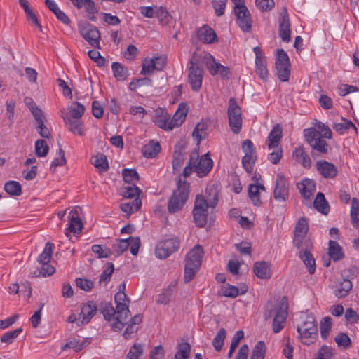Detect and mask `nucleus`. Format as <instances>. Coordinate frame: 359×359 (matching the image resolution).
I'll list each match as a JSON object with an SVG mask.
<instances>
[{"label": "nucleus", "mask_w": 359, "mask_h": 359, "mask_svg": "<svg viewBox=\"0 0 359 359\" xmlns=\"http://www.w3.org/2000/svg\"><path fill=\"white\" fill-rule=\"evenodd\" d=\"M212 165L213 161L208 153L200 157L198 151L194 149L190 154L189 163L184 168L182 175L187 178L195 172L198 177H203L210 172Z\"/></svg>", "instance_id": "obj_1"}, {"label": "nucleus", "mask_w": 359, "mask_h": 359, "mask_svg": "<svg viewBox=\"0 0 359 359\" xmlns=\"http://www.w3.org/2000/svg\"><path fill=\"white\" fill-rule=\"evenodd\" d=\"M297 330L303 344L309 346L315 343L318 339V326L314 316L312 313L302 315Z\"/></svg>", "instance_id": "obj_2"}, {"label": "nucleus", "mask_w": 359, "mask_h": 359, "mask_svg": "<svg viewBox=\"0 0 359 359\" xmlns=\"http://www.w3.org/2000/svg\"><path fill=\"white\" fill-rule=\"evenodd\" d=\"M189 187V183L182 180L181 176L177 179V189L173 191L168 204L169 212L175 213L182 208L188 199Z\"/></svg>", "instance_id": "obj_3"}, {"label": "nucleus", "mask_w": 359, "mask_h": 359, "mask_svg": "<svg viewBox=\"0 0 359 359\" xmlns=\"http://www.w3.org/2000/svg\"><path fill=\"white\" fill-rule=\"evenodd\" d=\"M117 316L116 322L111 323L113 330L121 331L126 324L130 311L128 309L129 299L127 295L121 291H118L114 297Z\"/></svg>", "instance_id": "obj_4"}, {"label": "nucleus", "mask_w": 359, "mask_h": 359, "mask_svg": "<svg viewBox=\"0 0 359 359\" xmlns=\"http://www.w3.org/2000/svg\"><path fill=\"white\" fill-rule=\"evenodd\" d=\"M217 202V194L214 195L213 201H210L209 203L203 196H196L192 214L194 223L197 226L202 228L206 225L208 214V207L215 208Z\"/></svg>", "instance_id": "obj_5"}, {"label": "nucleus", "mask_w": 359, "mask_h": 359, "mask_svg": "<svg viewBox=\"0 0 359 359\" xmlns=\"http://www.w3.org/2000/svg\"><path fill=\"white\" fill-rule=\"evenodd\" d=\"M203 255V248L200 245H196L187 255L184 266V280L189 282L201 265L202 257Z\"/></svg>", "instance_id": "obj_6"}, {"label": "nucleus", "mask_w": 359, "mask_h": 359, "mask_svg": "<svg viewBox=\"0 0 359 359\" xmlns=\"http://www.w3.org/2000/svg\"><path fill=\"white\" fill-rule=\"evenodd\" d=\"M305 140L311 147V156H315V152L326 154L328 152L329 145L325 138L320 137L314 128H309L304 130Z\"/></svg>", "instance_id": "obj_7"}, {"label": "nucleus", "mask_w": 359, "mask_h": 359, "mask_svg": "<svg viewBox=\"0 0 359 359\" xmlns=\"http://www.w3.org/2000/svg\"><path fill=\"white\" fill-rule=\"evenodd\" d=\"M273 317L272 323L273 331L275 333L280 332L285 326L287 317V305L281 302L271 310L265 313V319Z\"/></svg>", "instance_id": "obj_8"}, {"label": "nucleus", "mask_w": 359, "mask_h": 359, "mask_svg": "<svg viewBox=\"0 0 359 359\" xmlns=\"http://www.w3.org/2000/svg\"><path fill=\"white\" fill-rule=\"evenodd\" d=\"M275 65L278 79L282 82L287 81L290 76V62L283 49L277 50Z\"/></svg>", "instance_id": "obj_9"}, {"label": "nucleus", "mask_w": 359, "mask_h": 359, "mask_svg": "<svg viewBox=\"0 0 359 359\" xmlns=\"http://www.w3.org/2000/svg\"><path fill=\"white\" fill-rule=\"evenodd\" d=\"M229 126L234 134H238L242 127L241 109L234 97L229 100L227 110Z\"/></svg>", "instance_id": "obj_10"}, {"label": "nucleus", "mask_w": 359, "mask_h": 359, "mask_svg": "<svg viewBox=\"0 0 359 359\" xmlns=\"http://www.w3.org/2000/svg\"><path fill=\"white\" fill-rule=\"evenodd\" d=\"M180 241L177 237H171L159 241L155 248V255L158 259H165L178 250Z\"/></svg>", "instance_id": "obj_11"}, {"label": "nucleus", "mask_w": 359, "mask_h": 359, "mask_svg": "<svg viewBox=\"0 0 359 359\" xmlns=\"http://www.w3.org/2000/svg\"><path fill=\"white\" fill-rule=\"evenodd\" d=\"M242 149L245 153L242 158L243 167L247 172L250 173L257 160L256 149L251 140H245L242 143Z\"/></svg>", "instance_id": "obj_12"}, {"label": "nucleus", "mask_w": 359, "mask_h": 359, "mask_svg": "<svg viewBox=\"0 0 359 359\" xmlns=\"http://www.w3.org/2000/svg\"><path fill=\"white\" fill-rule=\"evenodd\" d=\"M189 64L190 65L188 69V82L192 90L197 92L201 89L202 86L203 69L192 60H190Z\"/></svg>", "instance_id": "obj_13"}, {"label": "nucleus", "mask_w": 359, "mask_h": 359, "mask_svg": "<svg viewBox=\"0 0 359 359\" xmlns=\"http://www.w3.org/2000/svg\"><path fill=\"white\" fill-rule=\"evenodd\" d=\"M234 14L237 18V23L242 31L248 32L251 30V18L250 12L245 4L234 6Z\"/></svg>", "instance_id": "obj_14"}, {"label": "nucleus", "mask_w": 359, "mask_h": 359, "mask_svg": "<svg viewBox=\"0 0 359 359\" xmlns=\"http://www.w3.org/2000/svg\"><path fill=\"white\" fill-rule=\"evenodd\" d=\"M79 32L82 37L93 47L100 48V31L95 26L86 23L79 27Z\"/></svg>", "instance_id": "obj_15"}, {"label": "nucleus", "mask_w": 359, "mask_h": 359, "mask_svg": "<svg viewBox=\"0 0 359 359\" xmlns=\"http://www.w3.org/2000/svg\"><path fill=\"white\" fill-rule=\"evenodd\" d=\"M289 197V183L283 175H278L276 187L273 190V198L279 202H285Z\"/></svg>", "instance_id": "obj_16"}, {"label": "nucleus", "mask_w": 359, "mask_h": 359, "mask_svg": "<svg viewBox=\"0 0 359 359\" xmlns=\"http://www.w3.org/2000/svg\"><path fill=\"white\" fill-rule=\"evenodd\" d=\"M278 24V34L280 37L283 41L289 42L291 40L290 22L287 11L285 7H283L281 10Z\"/></svg>", "instance_id": "obj_17"}, {"label": "nucleus", "mask_w": 359, "mask_h": 359, "mask_svg": "<svg viewBox=\"0 0 359 359\" xmlns=\"http://www.w3.org/2000/svg\"><path fill=\"white\" fill-rule=\"evenodd\" d=\"M315 167L317 171L325 179H333L338 173L337 167L325 160L318 161Z\"/></svg>", "instance_id": "obj_18"}, {"label": "nucleus", "mask_w": 359, "mask_h": 359, "mask_svg": "<svg viewBox=\"0 0 359 359\" xmlns=\"http://www.w3.org/2000/svg\"><path fill=\"white\" fill-rule=\"evenodd\" d=\"M309 229V225L307 219L304 217H302L295 226L294 237L293 239V243L297 248L303 247V241Z\"/></svg>", "instance_id": "obj_19"}, {"label": "nucleus", "mask_w": 359, "mask_h": 359, "mask_svg": "<svg viewBox=\"0 0 359 359\" xmlns=\"http://www.w3.org/2000/svg\"><path fill=\"white\" fill-rule=\"evenodd\" d=\"M283 128L280 124L274 126L269 133L266 140V144L269 150L277 147H281L280 144L282 138Z\"/></svg>", "instance_id": "obj_20"}, {"label": "nucleus", "mask_w": 359, "mask_h": 359, "mask_svg": "<svg viewBox=\"0 0 359 359\" xmlns=\"http://www.w3.org/2000/svg\"><path fill=\"white\" fill-rule=\"evenodd\" d=\"M292 156L304 168L309 169L311 168V159L303 147H297L292 152Z\"/></svg>", "instance_id": "obj_21"}, {"label": "nucleus", "mask_w": 359, "mask_h": 359, "mask_svg": "<svg viewBox=\"0 0 359 359\" xmlns=\"http://www.w3.org/2000/svg\"><path fill=\"white\" fill-rule=\"evenodd\" d=\"M198 38L204 43H213L217 41L215 32L208 25H203L198 30Z\"/></svg>", "instance_id": "obj_22"}, {"label": "nucleus", "mask_w": 359, "mask_h": 359, "mask_svg": "<svg viewBox=\"0 0 359 359\" xmlns=\"http://www.w3.org/2000/svg\"><path fill=\"white\" fill-rule=\"evenodd\" d=\"M253 271L260 279H269L271 278V264L264 261L257 262L254 264Z\"/></svg>", "instance_id": "obj_23"}, {"label": "nucleus", "mask_w": 359, "mask_h": 359, "mask_svg": "<svg viewBox=\"0 0 359 359\" xmlns=\"http://www.w3.org/2000/svg\"><path fill=\"white\" fill-rule=\"evenodd\" d=\"M188 105L185 102H182L178 105V108L170 120V124L174 127H179L185 120L188 112Z\"/></svg>", "instance_id": "obj_24"}, {"label": "nucleus", "mask_w": 359, "mask_h": 359, "mask_svg": "<svg viewBox=\"0 0 359 359\" xmlns=\"http://www.w3.org/2000/svg\"><path fill=\"white\" fill-rule=\"evenodd\" d=\"M97 305L93 301H89L81 307L80 316L83 323H88L97 313Z\"/></svg>", "instance_id": "obj_25"}, {"label": "nucleus", "mask_w": 359, "mask_h": 359, "mask_svg": "<svg viewBox=\"0 0 359 359\" xmlns=\"http://www.w3.org/2000/svg\"><path fill=\"white\" fill-rule=\"evenodd\" d=\"M264 190L265 187L262 183H257V184H250L248 186V196L255 205L260 206L262 205L260 191Z\"/></svg>", "instance_id": "obj_26"}, {"label": "nucleus", "mask_w": 359, "mask_h": 359, "mask_svg": "<svg viewBox=\"0 0 359 359\" xmlns=\"http://www.w3.org/2000/svg\"><path fill=\"white\" fill-rule=\"evenodd\" d=\"M301 195L303 198H309L316 191V183L313 180L305 179L297 184Z\"/></svg>", "instance_id": "obj_27"}, {"label": "nucleus", "mask_w": 359, "mask_h": 359, "mask_svg": "<svg viewBox=\"0 0 359 359\" xmlns=\"http://www.w3.org/2000/svg\"><path fill=\"white\" fill-rule=\"evenodd\" d=\"M65 124V126L68 130L74 133V135H83V123L80 119L70 118H62Z\"/></svg>", "instance_id": "obj_28"}, {"label": "nucleus", "mask_w": 359, "mask_h": 359, "mask_svg": "<svg viewBox=\"0 0 359 359\" xmlns=\"http://www.w3.org/2000/svg\"><path fill=\"white\" fill-rule=\"evenodd\" d=\"M299 257L308 268V271L311 274L314 273L316 271L315 259L312 254L308 250V246L305 250L302 249L299 252Z\"/></svg>", "instance_id": "obj_29"}, {"label": "nucleus", "mask_w": 359, "mask_h": 359, "mask_svg": "<svg viewBox=\"0 0 359 359\" xmlns=\"http://www.w3.org/2000/svg\"><path fill=\"white\" fill-rule=\"evenodd\" d=\"M85 111V107L80 102H75L68 108V113L62 116V118H70L80 119Z\"/></svg>", "instance_id": "obj_30"}, {"label": "nucleus", "mask_w": 359, "mask_h": 359, "mask_svg": "<svg viewBox=\"0 0 359 359\" xmlns=\"http://www.w3.org/2000/svg\"><path fill=\"white\" fill-rule=\"evenodd\" d=\"M78 9L84 8L88 14H96L98 11L93 0H69Z\"/></svg>", "instance_id": "obj_31"}, {"label": "nucleus", "mask_w": 359, "mask_h": 359, "mask_svg": "<svg viewBox=\"0 0 359 359\" xmlns=\"http://www.w3.org/2000/svg\"><path fill=\"white\" fill-rule=\"evenodd\" d=\"M353 285L351 280L344 279L341 283L336 286L334 294L339 299L344 298L348 295Z\"/></svg>", "instance_id": "obj_32"}, {"label": "nucleus", "mask_w": 359, "mask_h": 359, "mask_svg": "<svg viewBox=\"0 0 359 359\" xmlns=\"http://www.w3.org/2000/svg\"><path fill=\"white\" fill-rule=\"evenodd\" d=\"M160 151V144L154 141H150L142 148V153L143 156L147 158H154Z\"/></svg>", "instance_id": "obj_33"}, {"label": "nucleus", "mask_w": 359, "mask_h": 359, "mask_svg": "<svg viewBox=\"0 0 359 359\" xmlns=\"http://www.w3.org/2000/svg\"><path fill=\"white\" fill-rule=\"evenodd\" d=\"M315 208L324 215H327L330 210V205L323 193L318 192L313 202Z\"/></svg>", "instance_id": "obj_34"}, {"label": "nucleus", "mask_w": 359, "mask_h": 359, "mask_svg": "<svg viewBox=\"0 0 359 359\" xmlns=\"http://www.w3.org/2000/svg\"><path fill=\"white\" fill-rule=\"evenodd\" d=\"M208 123L203 121L199 122L194 128L192 133V136L197 140L198 144H199L202 140L206 137L208 134Z\"/></svg>", "instance_id": "obj_35"}, {"label": "nucleus", "mask_w": 359, "mask_h": 359, "mask_svg": "<svg viewBox=\"0 0 359 359\" xmlns=\"http://www.w3.org/2000/svg\"><path fill=\"white\" fill-rule=\"evenodd\" d=\"M255 72L258 76L266 81L269 76L266 59L255 60Z\"/></svg>", "instance_id": "obj_36"}, {"label": "nucleus", "mask_w": 359, "mask_h": 359, "mask_svg": "<svg viewBox=\"0 0 359 359\" xmlns=\"http://www.w3.org/2000/svg\"><path fill=\"white\" fill-rule=\"evenodd\" d=\"M111 69L114 77L118 81H125L127 79L128 76V69L121 63L116 62H113L111 65Z\"/></svg>", "instance_id": "obj_37"}, {"label": "nucleus", "mask_w": 359, "mask_h": 359, "mask_svg": "<svg viewBox=\"0 0 359 359\" xmlns=\"http://www.w3.org/2000/svg\"><path fill=\"white\" fill-rule=\"evenodd\" d=\"M329 255L334 261H339L344 257L342 248L336 241H330Z\"/></svg>", "instance_id": "obj_38"}, {"label": "nucleus", "mask_w": 359, "mask_h": 359, "mask_svg": "<svg viewBox=\"0 0 359 359\" xmlns=\"http://www.w3.org/2000/svg\"><path fill=\"white\" fill-rule=\"evenodd\" d=\"M142 205L141 200L139 198H135L130 202L122 203L121 205V209L123 212L130 215L132 213L137 211Z\"/></svg>", "instance_id": "obj_39"}, {"label": "nucleus", "mask_w": 359, "mask_h": 359, "mask_svg": "<svg viewBox=\"0 0 359 359\" xmlns=\"http://www.w3.org/2000/svg\"><path fill=\"white\" fill-rule=\"evenodd\" d=\"M341 121L342 122L341 123H335L333 125V129L336 132L339 133V134H344L350 128H353L355 133L357 132V128L351 121L344 118H341Z\"/></svg>", "instance_id": "obj_40"}, {"label": "nucleus", "mask_w": 359, "mask_h": 359, "mask_svg": "<svg viewBox=\"0 0 359 359\" xmlns=\"http://www.w3.org/2000/svg\"><path fill=\"white\" fill-rule=\"evenodd\" d=\"M175 285L170 284L166 289H165L160 294H158L156 302L159 304H168L172 297Z\"/></svg>", "instance_id": "obj_41"}, {"label": "nucleus", "mask_w": 359, "mask_h": 359, "mask_svg": "<svg viewBox=\"0 0 359 359\" xmlns=\"http://www.w3.org/2000/svg\"><path fill=\"white\" fill-rule=\"evenodd\" d=\"M92 163L94 166L99 169L100 172H105L109 168V164L107 157L103 154H97L96 156L93 157Z\"/></svg>", "instance_id": "obj_42"}, {"label": "nucleus", "mask_w": 359, "mask_h": 359, "mask_svg": "<svg viewBox=\"0 0 359 359\" xmlns=\"http://www.w3.org/2000/svg\"><path fill=\"white\" fill-rule=\"evenodd\" d=\"M89 341L87 339H81L79 337H74L67 341L65 345V348H69L74 349L75 351H79L85 348Z\"/></svg>", "instance_id": "obj_43"}, {"label": "nucleus", "mask_w": 359, "mask_h": 359, "mask_svg": "<svg viewBox=\"0 0 359 359\" xmlns=\"http://www.w3.org/2000/svg\"><path fill=\"white\" fill-rule=\"evenodd\" d=\"M332 328V318L326 316L322 318L320 322V332L321 338L327 340Z\"/></svg>", "instance_id": "obj_44"}, {"label": "nucleus", "mask_w": 359, "mask_h": 359, "mask_svg": "<svg viewBox=\"0 0 359 359\" xmlns=\"http://www.w3.org/2000/svg\"><path fill=\"white\" fill-rule=\"evenodd\" d=\"M4 190L10 196H18L22 194L21 184L16 181H8L4 184Z\"/></svg>", "instance_id": "obj_45"}, {"label": "nucleus", "mask_w": 359, "mask_h": 359, "mask_svg": "<svg viewBox=\"0 0 359 359\" xmlns=\"http://www.w3.org/2000/svg\"><path fill=\"white\" fill-rule=\"evenodd\" d=\"M155 16L158 18L159 23L162 25H167L172 20L170 14L166 8L162 6L156 7Z\"/></svg>", "instance_id": "obj_46"}, {"label": "nucleus", "mask_w": 359, "mask_h": 359, "mask_svg": "<svg viewBox=\"0 0 359 359\" xmlns=\"http://www.w3.org/2000/svg\"><path fill=\"white\" fill-rule=\"evenodd\" d=\"M101 313L103 314L105 320L116 322L115 318L117 316L116 309H114L111 304H104L101 307Z\"/></svg>", "instance_id": "obj_47"}, {"label": "nucleus", "mask_w": 359, "mask_h": 359, "mask_svg": "<svg viewBox=\"0 0 359 359\" xmlns=\"http://www.w3.org/2000/svg\"><path fill=\"white\" fill-rule=\"evenodd\" d=\"M129 248V238L126 239L117 240L111 247L112 254L120 255Z\"/></svg>", "instance_id": "obj_48"}, {"label": "nucleus", "mask_w": 359, "mask_h": 359, "mask_svg": "<svg viewBox=\"0 0 359 359\" xmlns=\"http://www.w3.org/2000/svg\"><path fill=\"white\" fill-rule=\"evenodd\" d=\"M41 267L40 269H37L32 273V276L33 277H39V276H48L54 273L55 268L48 264H41Z\"/></svg>", "instance_id": "obj_49"}, {"label": "nucleus", "mask_w": 359, "mask_h": 359, "mask_svg": "<svg viewBox=\"0 0 359 359\" xmlns=\"http://www.w3.org/2000/svg\"><path fill=\"white\" fill-rule=\"evenodd\" d=\"M69 226L68 230L74 233H79L83 228L82 222L78 216L69 215Z\"/></svg>", "instance_id": "obj_50"}, {"label": "nucleus", "mask_w": 359, "mask_h": 359, "mask_svg": "<svg viewBox=\"0 0 359 359\" xmlns=\"http://www.w3.org/2000/svg\"><path fill=\"white\" fill-rule=\"evenodd\" d=\"M53 253V245L50 243H47L43 252L39 255L38 257V262L40 264H48L50 262L51 255Z\"/></svg>", "instance_id": "obj_51"}, {"label": "nucleus", "mask_w": 359, "mask_h": 359, "mask_svg": "<svg viewBox=\"0 0 359 359\" xmlns=\"http://www.w3.org/2000/svg\"><path fill=\"white\" fill-rule=\"evenodd\" d=\"M190 349L191 347L189 343L180 344L174 359H188L190 355Z\"/></svg>", "instance_id": "obj_52"}, {"label": "nucleus", "mask_w": 359, "mask_h": 359, "mask_svg": "<svg viewBox=\"0 0 359 359\" xmlns=\"http://www.w3.org/2000/svg\"><path fill=\"white\" fill-rule=\"evenodd\" d=\"M333 356V348L330 346L323 345L318 351L314 359H332Z\"/></svg>", "instance_id": "obj_53"}, {"label": "nucleus", "mask_w": 359, "mask_h": 359, "mask_svg": "<svg viewBox=\"0 0 359 359\" xmlns=\"http://www.w3.org/2000/svg\"><path fill=\"white\" fill-rule=\"evenodd\" d=\"M266 353L265 344L260 341L257 343L252 350L250 359H264Z\"/></svg>", "instance_id": "obj_54"}, {"label": "nucleus", "mask_w": 359, "mask_h": 359, "mask_svg": "<svg viewBox=\"0 0 359 359\" xmlns=\"http://www.w3.org/2000/svg\"><path fill=\"white\" fill-rule=\"evenodd\" d=\"M225 337L226 330L224 328H221L213 339L212 341V345L217 351H219L222 348Z\"/></svg>", "instance_id": "obj_55"}, {"label": "nucleus", "mask_w": 359, "mask_h": 359, "mask_svg": "<svg viewBox=\"0 0 359 359\" xmlns=\"http://www.w3.org/2000/svg\"><path fill=\"white\" fill-rule=\"evenodd\" d=\"M49 147L43 140H37L35 142V153L39 157H44L48 154Z\"/></svg>", "instance_id": "obj_56"}, {"label": "nucleus", "mask_w": 359, "mask_h": 359, "mask_svg": "<svg viewBox=\"0 0 359 359\" xmlns=\"http://www.w3.org/2000/svg\"><path fill=\"white\" fill-rule=\"evenodd\" d=\"M334 341L339 347H341L344 349H347L351 346V340L346 333L337 334L334 338Z\"/></svg>", "instance_id": "obj_57"}, {"label": "nucleus", "mask_w": 359, "mask_h": 359, "mask_svg": "<svg viewBox=\"0 0 359 359\" xmlns=\"http://www.w3.org/2000/svg\"><path fill=\"white\" fill-rule=\"evenodd\" d=\"M244 337V332L242 330L237 331L231 340V343L229 347V351L228 353V358H231L233 352L235 351L236 347L238 346L240 341Z\"/></svg>", "instance_id": "obj_58"}, {"label": "nucleus", "mask_w": 359, "mask_h": 359, "mask_svg": "<svg viewBox=\"0 0 359 359\" xmlns=\"http://www.w3.org/2000/svg\"><path fill=\"white\" fill-rule=\"evenodd\" d=\"M22 332V328H17L14 330L4 333L1 337V341L6 344H11Z\"/></svg>", "instance_id": "obj_59"}, {"label": "nucleus", "mask_w": 359, "mask_h": 359, "mask_svg": "<svg viewBox=\"0 0 359 359\" xmlns=\"http://www.w3.org/2000/svg\"><path fill=\"white\" fill-rule=\"evenodd\" d=\"M91 249L98 258H107L112 254L111 250L106 247L102 248L100 245H93Z\"/></svg>", "instance_id": "obj_60"}, {"label": "nucleus", "mask_w": 359, "mask_h": 359, "mask_svg": "<svg viewBox=\"0 0 359 359\" xmlns=\"http://www.w3.org/2000/svg\"><path fill=\"white\" fill-rule=\"evenodd\" d=\"M122 175L126 183H133L139 180L138 173L134 169L125 168L122 171Z\"/></svg>", "instance_id": "obj_61"}, {"label": "nucleus", "mask_w": 359, "mask_h": 359, "mask_svg": "<svg viewBox=\"0 0 359 359\" xmlns=\"http://www.w3.org/2000/svg\"><path fill=\"white\" fill-rule=\"evenodd\" d=\"M271 152L268 154L269 161L273 164H277L283 156L282 147H277L271 149Z\"/></svg>", "instance_id": "obj_62"}, {"label": "nucleus", "mask_w": 359, "mask_h": 359, "mask_svg": "<svg viewBox=\"0 0 359 359\" xmlns=\"http://www.w3.org/2000/svg\"><path fill=\"white\" fill-rule=\"evenodd\" d=\"M142 353L143 349L142 345L140 344H135L130 348L126 359H139Z\"/></svg>", "instance_id": "obj_63"}, {"label": "nucleus", "mask_w": 359, "mask_h": 359, "mask_svg": "<svg viewBox=\"0 0 359 359\" xmlns=\"http://www.w3.org/2000/svg\"><path fill=\"white\" fill-rule=\"evenodd\" d=\"M351 218L353 223L359 222V201L356 198L351 201Z\"/></svg>", "instance_id": "obj_64"}]
</instances>
